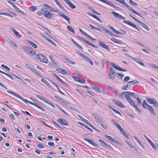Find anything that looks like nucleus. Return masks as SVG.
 I'll list each match as a JSON object with an SVG mask.
<instances>
[{"instance_id":"obj_1","label":"nucleus","mask_w":158,"mask_h":158,"mask_svg":"<svg viewBox=\"0 0 158 158\" xmlns=\"http://www.w3.org/2000/svg\"><path fill=\"white\" fill-rule=\"evenodd\" d=\"M115 1L117 2H119L121 3L123 5L127 7L128 8V9L130 11L132 12V13L137 15H138L140 17L143 18V16L139 13H138L136 11H135V10L132 7L130 6L127 4L125 2V0H115Z\"/></svg>"},{"instance_id":"obj_2","label":"nucleus","mask_w":158,"mask_h":158,"mask_svg":"<svg viewBox=\"0 0 158 158\" xmlns=\"http://www.w3.org/2000/svg\"><path fill=\"white\" fill-rule=\"evenodd\" d=\"M127 91L123 92L120 96L122 98L123 95H124L125 98L127 102L131 105L134 102L130 98V95L127 93Z\"/></svg>"},{"instance_id":"obj_3","label":"nucleus","mask_w":158,"mask_h":158,"mask_svg":"<svg viewBox=\"0 0 158 158\" xmlns=\"http://www.w3.org/2000/svg\"><path fill=\"white\" fill-rule=\"evenodd\" d=\"M36 58L39 60L41 62L45 63L46 64L48 63V61L47 58L41 54H39L36 55Z\"/></svg>"},{"instance_id":"obj_4","label":"nucleus","mask_w":158,"mask_h":158,"mask_svg":"<svg viewBox=\"0 0 158 158\" xmlns=\"http://www.w3.org/2000/svg\"><path fill=\"white\" fill-rule=\"evenodd\" d=\"M7 92L9 93L10 94L15 96L19 98L20 99H21L24 102H26V103H29V102L30 101H28L26 99H24L22 98H21L20 96L18 94L14 92H12L10 91H7Z\"/></svg>"},{"instance_id":"obj_5","label":"nucleus","mask_w":158,"mask_h":158,"mask_svg":"<svg viewBox=\"0 0 158 158\" xmlns=\"http://www.w3.org/2000/svg\"><path fill=\"white\" fill-rule=\"evenodd\" d=\"M99 1L104 3L115 9H116L118 8V7L115 6L112 2H110V1L107 0H98Z\"/></svg>"},{"instance_id":"obj_6","label":"nucleus","mask_w":158,"mask_h":158,"mask_svg":"<svg viewBox=\"0 0 158 158\" xmlns=\"http://www.w3.org/2000/svg\"><path fill=\"white\" fill-rule=\"evenodd\" d=\"M93 116L95 118L96 122L99 123H103V120L102 118L95 113H93Z\"/></svg>"},{"instance_id":"obj_7","label":"nucleus","mask_w":158,"mask_h":158,"mask_svg":"<svg viewBox=\"0 0 158 158\" xmlns=\"http://www.w3.org/2000/svg\"><path fill=\"white\" fill-rule=\"evenodd\" d=\"M111 13L112 14H113L114 16L116 18L119 19H126V18L119 14L118 13H117L116 12L114 11H112Z\"/></svg>"},{"instance_id":"obj_8","label":"nucleus","mask_w":158,"mask_h":158,"mask_svg":"<svg viewBox=\"0 0 158 158\" xmlns=\"http://www.w3.org/2000/svg\"><path fill=\"white\" fill-rule=\"evenodd\" d=\"M123 22L126 24H127L128 25H130V26H131L134 27V28L136 29L137 30H138V31H140V30H139V29L137 27V26L135 25L132 22L127 20H124L123 21Z\"/></svg>"},{"instance_id":"obj_9","label":"nucleus","mask_w":158,"mask_h":158,"mask_svg":"<svg viewBox=\"0 0 158 158\" xmlns=\"http://www.w3.org/2000/svg\"><path fill=\"white\" fill-rule=\"evenodd\" d=\"M43 15L44 17L48 19H51L53 16V14L50 11H47L45 14L43 13Z\"/></svg>"},{"instance_id":"obj_10","label":"nucleus","mask_w":158,"mask_h":158,"mask_svg":"<svg viewBox=\"0 0 158 158\" xmlns=\"http://www.w3.org/2000/svg\"><path fill=\"white\" fill-rule=\"evenodd\" d=\"M90 85L91 88L96 92L99 94L101 93V91L98 87L94 84H91Z\"/></svg>"},{"instance_id":"obj_11","label":"nucleus","mask_w":158,"mask_h":158,"mask_svg":"<svg viewBox=\"0 0 158 158\" xmlns=\"http://www.w3.org/2000/svg\"><path fill=\"white\" fill-rule=\"evenodd\" d=\"M57 122L60 123L61 125H65V126H68V124L67 122L65 121V120L63 119H62L61 118H59L57 119Z\"/></svg>"},{"instance_id":"obj_12","label":"nucleus","mask_w":158,"mask_h":158,"mask_svg":"<svg viewBox=\"0 0 158 158\" xmlns=\"http://www.w3.org/2000/svg\"><path fill=\"white\" fill-rule=\"evenodd\" d=\"M113 101L117 106L122 108H125L124 105L121 102L115 100H113Z\"/></svg>"},{"instance_id":"obj_13","label":"nucleus","mask_w":158,"mask_h":158,"mask_svg":"<svg viewBox=\"0 0 158 158\" xmlns=\"http://www.w3.org/2000/svg\"><path fill=\"white\" fill-rule=\"evenodd\" d=\"M105 136L106 138L110 140L111 141L117 144H119V142L118 141L116 140L114 138H113L112 137L107 135H105Z\"/></svg>"},{"instance_id":"obj_14","label":"nucleus","mask_w":158,"mask_h":158,"mask_svg":"<svg viewBox=\"0 0 158 158\" xmlns=\"http://www.w3.org/2000/svg\"><path fill=\"white\" fill-rule=\"evenodd\" d=\"M54 76L55 77L61 84L64 86H67L68 85V84L64 81L62 80H61L57 75L56 74H54Z\"/></svg>"},{"instance_id":"obj_15","label":"nucleus","mask_w":158,"mask_h":158,"mask_svg":"<svg viewBox=\"0 0 158 158\" xmlns=\"http://www.w3.org/2000/svg\"><path fill=\"white\" fill-rule=\"evenodd\" d=\"M71 9H74L76 8V6L72 3L69 0H63Z\"/></svg>"},{"instance_id":"obj_16","label":"nucleus","mask_w":158,"mask_h":158,"mask_svg":"<svg viewBox=\"0 0 158 158\" xmlns=\"http://www.w3.org/2000/svg\"><path fill=\"white\" fill-rule=\"evenodd\" d=\"M10 29L17 37L19 38H21V35L15 28L10 27Z\"/></svg>"},{"instance_id":"obj_17","label":"nucleus","mask_w":158,"mask_h":158,"mask_svg":"<svg viewBox=\"0 0 158 158\" xmlns=\"http://www.w3.org/2000/svg\"><path fill=\"white\" fill-rule=\"evenodd\" d=\"M80 39H81L84 42L86 43L87 44H88L89 45L92 46L94 48H98V47L97 46L95 45L92 43L82 38H80Z\"/></svg>"},{"instance_id":"obj_18","label":"nucleus","mask_w":158,"mask_h":158,"mask_svg":"<svg viewBox=\"0 0 158 158\" xmlns=\"http://www.w3.org/2000/svg\"><path fill=\"white\" fill-rule=\"evenodd\" d=\"M99 45L102 47L104 48L105 49L109 50V48L108 46L106 45L102 41H99Z\"/></svg>"},{"instance_id":"obj_19","label":"nucleus","mask_w":158,"mask_h":158,"mask_svg":"<svg viewBox=\"0 0 158 158\" xmlns=\"http://www.w3.org/2000/svg\"><path fill=\"white\" fill-rule=\"evenodd\" d=\"M146 109L148 110L150 112L154 115L156 116V114L153 108V107L149 105L147 107V108H146Z\"/></svg>"},{"instance_id":"obj_20","label":"nucleus","mask_w":158,"mask_h":158,"mask_svg":"<svg viewBox=\"0 0 158 158\" xmlns=\"http://www.w3.org/2000/svg\"><path fill=\"white\" fill-rule=\"evenodd\" d=\"M56 70L59 73L63 74H67V71L65 69L62 68H58L56 69Z\"/></svg>"},{"instance_id":"obj_21","label":"nucleus","mask_w":158,"mask_h":158,"mask_svg":"<svg viewBox=\"0 0 158 158\" xmlns=\"http://www.w3.org/2000/svg\"><path fill=\"white\" fill-rule=\"evenodd\" d=\"M84 139L85 140L88 142L90 144L92 145L94 147H95L97 148L98 147V146L97 144H96L93 142V141L92 140H90V139H87V138Z\"/></svg>"},{"instance_id":"obj_22","label":"nucleus","mask_w":158,"mask_h":158,"mask_svg":"<svg viewBox=\"0 0 158 158\" xmlns=\"http://www.w3.org/2000/svg\"><path fill=\"white\" fill-rule=\"evenodd\" d=\"M138 23L140 24V25L141 26H142L143 27L146 29L147 31H149V28H148V26L146 24L144 23L143 22L140 21H138Z\"/></svg>"},{"instance_id":"obj_23","label":"nucleus","mask_w":158,"mask_h":158,"mask_svg":"<svg viewBox=\"0 0 158 158\" xmlns=\"http://www.w3.org/2000/svg\"><path fill=\"white\" fill-rule=\"evenodd\" d=\"M146 99L147 102L150 104H153L156 100L154 98H150L149 97H147L146 98Z\"/></svg>"},{"instance_id":"obj_24","label":"nucleus","mask_w":158,"mask_h":158,"mask_svg":"<svg viewBox=\"0 0 158 158\" xmlns=\"http://www.w3.org/2000/svg\"><path fill=\"white\" fill-rule=\"evenodd\" d=\"M27 43L31 45L32 47H33L34 48H37V45L34 42H32L30 40H27Z\"/></svg>"},{"instance_id":"obj_25","label":"nucleus","mask_w":158,"mask_h":158,"mask_svg":"<svg viewBox=\"0 0 158 158\" xmlns=\"http://www.w3.org/2000/svg\"><path fill=\"white\" fill-rule=\"evenodd\" d=\"M59 15L62 16L64 19L67 21L69 23H70V18L67 16L64 15V14H59Z\"/></svg>"},{"instance_id":"obj_26","label":"nucleus","mask_w":158,"mask_h":158,"mask_svg":"<svg viewBox=\"0 0 158 158\" xmlns=\"http://www.w3.org/2000/svg\"><path fill=\"white\" fill-rule=\"evenodd\" d=\"M131 105L134 107L135 109V110L138 112L139 113H141V110L138 107L137 105L135 103V102L132 103V104Z\"/></svg>"},{"instance_id":"obj_27","label":"nucleus","mask_w":158,"mask_h":158,"mask_svg":"<svg viewBox=\"0 0 158 158\" xmlns=\"http://www.w3.org/2000/svg\"><path fill=\"white\" fill-rule=\"evenodd\" d=\"M87 14L89 15V16H90L96 19L97 20L102 22V21H101V19L97 16H96L95 15L91 13H90L89 12H87Z\"/></svg>"},{"instance_id":"obj_28","label":"nucleus","mask_w":158,"mask_h":158,"mask_svg":"<svg viewBox=\"0 0 158 158\" xmlns=\"http://www.w3.org/2000/svg\"><path fill=\"white\" fill-rule=\"evenodd\" d=\"M111 121L115 126L118 128V129L121 127L118 123L116 122L114 119H112Z\"/></svg>"},{"instance_id":"obj_29","label":"nucleus","mask_w":158,"mask_h":158,"mask_svg":"<svg viewBox=\"0 0 158 158\" xmlns=\"http://www.w3.org/2000/svg\"><path fill=\"white\" fill-rule=\"evenodd\" d=\"M114 68L112 67H110L108 71V75L114 74Z\"/></svg>"},{"instance_id":"obj_30","label":"nucleus","mask_w":158,"mask_h":158,"mask_svg":"<svg viewBox=\"0 0 158 158\" xmlns=\"http://www.w3.org/2000/svg\"><path fill=\"white\" fill-rule=\"evenodd\" d=\"M78 123L80 124L81 125L83 126V127H85L86 128L88 129L89 131L91 132L93 131V130L90 128H89L87 125L85 124L80 122H78Z\"/></svg>"},{"instance_id":"obj_31","label":"nucleus","mask_w":158,"mask_h":158,"mask_svg":"<svg viewBox=\"0 0 158 158\" xmlns=\"http://www.w3.org/2000/svg\"><path fill=\"white\" fill-rule=\"evenodd\" d=\"M78 116L82 120V121H83L84 122H85V123L87 124L89 126H90L91 124H90L88 121L87 120H86V119H85L83 118L82 116L80 115H78Z\"/></svg>"},{"instance_id":"obj_32","label":"nucleus","mask_w":158,"mask_h":158,"mask_svg":"<svg viewBox=\"0 0 158 158\" xmlns=\"http://www.w3.org/2000/svg\"><path fill=\"white\" fill-rule=\"evenodd\" d=\"M142 104V106L144 109L147 108L148 106L149 105L147 102L145 100L143 101Z\"/></svg>"},{"instance_id":"obj_33","label":"nucleus","mask_w":158,"mask_h":158,"mask_svg":"<svg viewBox=\"0 0 158 158\" xmlns=\"http://www.w3.org/2000/svg\"><path fill=\"white\" fill-rule=\"evenodd\" d=\"M142 104V106L144 109L147 108L148 106L149 105L147 102L145 100L143 101Z\"/></svg>"},{"instance_id":"obj_34","label":"nucleus","mask_w":158,"mask_h":158,"mask_svg":"<svg viewBox=\"0 0 158 158\" xmlns=\"http://www.w3.org/2000/svg\"><path fill=\"white\" fill-rule=\"evenodd\" d=\"M108 27L112 30L115 33H119V31H117L110 25H108Z\"/></svg>"},{"instance_id":"obj_35","label":"nucleus","mask_w":158,"mask_h":158,"mask_svg":"<svg viewBox=\"0 0 158 158\" xmlns=\"http://www.w3.org/2000/svg\"><path fill=\"white\" fill-rule=\"evenodd\" d=\"M87 8L88 9L91 10L93 13H94L95 14H96V15H100V13L98 12L97 11H96L95 10H93V9L92 7L89 6L87 7Z\"/></svg>"},{"instance_id":"obj_36","label":"nucleus","mask_w":158,"mask_h":158,"mask_svg":"<svg viewBox=\"0 0 158 158\" xmlns=\"http://www.w3.org/2000/svg\"><path fill=\"white\" fill-rule=\"evenodd\" d=\"M99 142L101 143V144L104 147H108L107 144L103 141L101 139H98Z\"/></svg>"},{"instance_id":"obj_37","label":"nucleus","mask_w":158,"mask_h":158,"mask_svg":"<svg viewBox=\"0 0 158 158\" xmlns=\"http://www.w3.org/2000/svg\"><path fill=\"white\" fill-rule=\"evenodd\" d=\"M41 81L44 82L46 85H47L48 87L50 88H51L52 86L51 85L49 84V83L45 79H41Z\"/></svg>"},{"instance_id":"obj_38","label":"nucleus","mask_w":158,"mask_h":158,"mask_svg":"<svg viewBox=\"0 0 158 158\" xmlns=\"http://www.w3.org/2000/svg\"><path fill=\"white\" fill-rule=\"evenodd\" d=\"M67 29L69 31L72 32L74 34H75V31L73 29L72 27L70 26H68L67 27Z\"/></svg>"},{"instance_id":"obj_39","label":"nucleus","mask_w":158,"mask_h":158,"mask_svg":"<svg viewBox=\"0 0 158 158\" xmlns=\"http://www.w3.org/2000/svg\"><path fill=\"white\" fill-rule=\"evenodd\" d=\"M110 40L114 42V43L119 44H122V43L121 42H120L117 40H116V39L114 38H111L110 39Z\"/></svg>"},{"instance_id":"obj_40","label":"nucleus","mask_w":158,"mask_h":158,"mask_svg":"<svg viewBox=\"0 0 158 158\" xmlns=\"http://www.w3.org/2000/svg\"><path fill=\"white\" fill-rule=\"evenodd\" d=\"M71 40L73 42V43L78 48L81 49H83L82 47L78 43L75 42L72 38L71 39Z\"/></svg>"},{"instance_id":"obj_41","label":"nucleus","mask_w":158,"mask_h":158,"mask_svg":"<svg viewBox=\"0 0 158 158\" xmlns=\"http://www.w3.org/2000/svg\"><path fill=\"white\" fill-rule=\"evenodd\" d=\"M30 48L26 46H23L22 47V49L25 52L29 51Z\"/></svg>"},{"instance_id":"obj_42","label":"nucleus","mask_w":158,"mask_h":158,"mask_svg":"<svg viewBox=\"0 0 158 158\" xmlns=\"http://www.w3.org/2000/svg\"><path fill=\"white\" fill-rule=\"evenodd\" d=\"M37 9V7L35 6H32L29 7L28 9L29 10L31 11H35Z\"/></svg>"},{"instance_id":"obj_43","label":"nucleus","mask_w":158,"mask_h":158,"mask_svg":"<svg viewBox=\"0 0 158 158\" xmlns=\"http://www.w3.org/2000/svg\"><path fill=\"white\" fill-rule=\"evenodd\" d=\"M44 101L48 103V104L51 105L53 107L55 108V106L51 102H50V101L47 99H46L45 98Z\"/></svg>"},{"instance_id":"obj_44","label":"nucleus","mask_w":158,"mask_h":158,"mask_svg":"<svg viewBox=\"0 0 158 158\" xmlns=\"http://www.w3.org/2000/svg\"><path fill=\"white\" fill-rule=\"evenodd\" d=\"M109 107L110 109H111L115 113H117V114H120V115H122L117 110H116L114 109V108L112 107L111 106H109Z\"/></svg>"},{"instance_id":"obj_45","label":"nucleus","mask_w":158,"mask_h":158,"mask_svg":"<svg viewBox=\"0 0 158 158\" xmlns=\"http://www.w3.org/2000/svg\"><path fill=\"white\" fill-rule=\"evenodd\" d=\"M151 146L153 148L154 150H156V148L155 145L153 143V142L150 140L148 142Z\"/></svg>"},{"instance_id":"obj_46","label":"nucleus","mask_w":158,"mask_h":158,"mask_svg":"<svg viewBox=\"0 0 158 158\" xmlns=\"http://www.w3.org/2000/svg\"><path fill=\"white\" fill-rule=\"evenodd\" d=\"M15 10H16L18 12H20L22 14H24V13L22 11L20 10L19 8H18V7L15 5L13 6V7Z\"/></svg>"},{"instance_id":"obj_47","label":"nucleus","mask_w":158,"mask_h":158,"mask_svg":"<svg viewBox=\"0 0 158 158\" xmlns=\"http://www.w3.org/2000/svg\"><path fill=\"white\" fill-rule=\"evenodd\" d=\"M89 26L92 28V29H95V30H97L98 31H99L101 32H102V31L100 30V29L98 28V27H94L93 25H92V24H89Z\"/></svg>"},{"instance_id":"obj_48","label":"nucleus","mask_w":158,"mask_h":158,"mask_svg":"<svg viewBox=\"0 0 158 158\" xmlns=\"http://www.w3.org/2000/svg\"><path fill=\"white\" fill-rule=\"evenodd\" d=\"M31 71L34 72L38 76L41 77L39 73V72L36 69L32 68V69H31Z\"/></svg>"},{"instance_id":"obj_49","label":"nucleus","mask_w":158,"mask_h":158,"mask_svg":"<svg viewBox=\"0 0 158 158\" xmlns=\"http://www.w3.org/2000/svg\"><path fill=\"white\" fill-rule=\"evenodd\" d=\"M60 102L65 106H67L69 104V103L68 102L63 99Z\"/></svg>"},{"instance_id":"obj_50","label":"nucleus","mask_w":158,"mask_h":158,"mask_svg":"<svg viewBox=\"0 0 158 158\" xmlns=\"http://www.w3.org/2000/svg\"><path fill=\"white\" fill-rule=\"evenodd\" d=\"M85 60L87 62L89 63L92 65H93V63L92 61H91L89 58L87 56L85 57Z\"/></svg>"},{"instance_id":"obj_51","label":"nucleus","mask_w":158,"mask_h":158,"mask_svg":"<svg viewBox=\"0 0 158 158\" xmlns=\"http://www.w3.org/2000/svg\"><path fill=\"white\" fill-rule=\"evenodd\" d=\"M10 45L13 46V47L17 48V45L16 44L14 41L10 40Z\"/></svg>"},{"instance_id":"obj_52","label":"nucleus","mask_w":158,"mask_h":158,"mask_svg":"<svg viewBox=\"0 0 158 158\" xmlns=\"http://www.w3.org/2000/svg\"><path fill=\"white\" fill-rule=\"evenodd\" d=\"M138 82H139L137 80H135L132 81H131L128 82V83L130 84L133 85L137 83Z\"/></svg>"},{"instance_id":"obj_53","label":"nucleus","mask_w":158,"mask_h":158,"mask_svg":"<svg viewBox=\"0 0 158 158\" xmlns=\"http://www.w3.org/2000/svg\"><path fill=\"white\" fill-rule=\"evenodd\" d=\"M41 12H42V14L43 15V13L45 14L47 12V9L45 7H42L41 10Z\"/></svg>"},{"instance_id":"obj_54","label":"nucleus","mask_w":158,"mask_h":158,"mask_svg":"<svg viewBox=\"0 0 158 158\" xmlns=\"http://www.w3.org/2000/svg\"><path fill=\"white\" fill-rule=\"evenodd\" d=\"M57 4V5L61 8L63 6L57 0H53Z\"/></svg>"},{"instance_id":"obj_55","label":"nucleus","mask_w":158,"mask_h":158,"mask_svg":"<svg viewBox=\"0 0 158 158\" xmlns=\"http://www.w3.org/2000/svg\"><path fill=\"white\" fill-rule=\"evenodd\" d=\"M66 60L67 62L68 63H70L73 64H74L75 63L74 62L72 61L71 60H70L68 58H66Z\"/></svg>"},{"instance_id":"obj_56","label":"nucleus","mask_w":158,"mask_h":158,"mask_svg":"<svg viewBox=\"0 0 158 158\" xmlns=\"http://www.w3.org/2000/svg\"><path fill=\"white\" fill-rule=\"evenodd\" d=\"M49 9L50 10V11H51H51H52L53 12H57V9H54L51 6L49 7Z\"/></svg>"},{"instance_id":"obj_57","label":"nucleus","mask_w":158,"mask_h":158,"mask_svg":"<svg viewBox=\"0 0 158 158\" xmlns=\"http://www.w3.org/2000/svg\"><path fill=\"white\" fill-rule=\"evenodd\" d=\"M36 96L38 98L44 101V99H45V98H44V97L40 96L38 94H36Z\"/></svg>"},{"instance_id":"obj_58","label":"nucleus","mask_w":158,"mask_h":158,"mask_svg":"<svg viewBox=\"0 0 158 158\" xmlns=\"http://www.w3.org/2000/svg\"><path fill=\"white\" fill-rule=\"evenodd\" d=\"M29 51L31 55H35L36 54L35 52L34 51L31 49H30Z\"/></svg>"},{"instance_id":"obj_59","label":"nucleus","mask_w":158,"mask_h":158,"mask_svg":"<svg viewBox=\"0 0 158 158\" xmlns=\"http://www.w3.org/2000/svg\"><path fill=\"white\" fill-rule=\"evenodd\" d=\"M126 143H127V144L131 148H134V146L133 145L130 143L128 141L126 140Z\"/></svg>"},{"instance_id":"obj_60","label":"nucleus","mask_w":158,"mask_h":158,"mask_svg":"<svg viewBox=\"0 0 158 158\" xmlns=\"http://www.w3.org/2000/svg\"><path fill=\"white\" fill-rule=\"evenodd\" d=\"M120 30L123 32V33L121 32H120L119 31V33H116L117 34H121L122 35H124L125 34H127V32L126 31H123L122 29H120Z\"/></svg>"},{"instance_id":"obj_61","label":"nucleus","mask_w":158,"mask_h":158,"mask_svg":"<svg viewBox=\"0 0 158 158\" xmlns=\"http://www.w3.org/2000/svg\"><path fill=\"white\" fill-rule=\"evenodd\" d=\"M108 76L112 80H114L115 78L114 74L108 75Z\"/></svg>"},{"instance_id":"obj_62","label":"nucleus","mask_w":158,"mask_h":158,"mask_svg":"<svg viewBox=\"0 0 158 158\" xmlns=\"http://www.w3.org/2000/svg\"><path fill=\"white\" fill-rule=\"evenodd\" d=\"M1 66L4 68V69H6L8 71H9L10 70V69L9 67H8L7 66L5 65L4 64H2L1 65Z\"/></svg>"},{"instance_id":"obj_63","label":"nucleus","mask_w":158,"mask_h":158,"mask_svg":"<svg viewBox=\"0 0 158 158\" xmlns=\"http://www.w3.org/2000/svg\"><path fill=\"white\" fill-rule=\"evenodd\" d=\"M118 130L120 131V132L123 134V135L125 132H126L124 129L122 128L121 127L118 129Z\"/></svg>"},{"instance_id":"obj_64","label":"nucleus","mask_w":158,"mask_h":158,"mask_svg":"<svg viewBox=\"0 0 158 158\" xmlns=\"http://www.w3.org/2000/svg\"><path fill=\"white\" fill-rule=\"evenodd\" d=\"M130 79V77H125L123 80V82H127Z\"/></svg>"}]
</instances>
